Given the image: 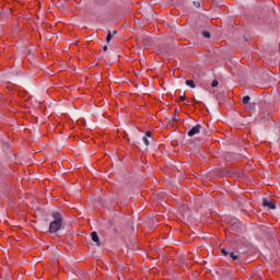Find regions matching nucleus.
Returning a JSON list of instances; mask_svg holds the SVG:
<instances>
[{
  "instance_id": "nucleus-1",
  "label": "nucleus",
  "mask_w": 280,
  "mask_h": 280,
  "mask_svg": "<svg viewBox=\"0 0 280 280\" xmlns=\"http://www.w3.org/2000/svg\"><path fill=\"white\" fill-rule=\"evenodd\" d=\"M54 219L49 224V233H58L62 226V215L58 211L51 212Z\"/></svg>"
},
{
  "instance_id": "nucleus-2",
  "label": "nucleus",
  "mask_w": 280,
  "mask_h": 280,
  "mask_svg": "<svg viewBox=\"0 0 280 280\" xmlns=\"http://www.w3.org/2000/svg\"><path fill=\"white\" fill-rule=\"evenodd\" d=\"M179 213L186 220H191V210L189 209V207H187V206L182 207L179 210Z\"/></svg>"
},
{
  "instance_id": "nucleus-3",
  "label": "nucleus",
  "mask_w": 280,
  "mask_h": 280,
  "mask_svg": "<svg viewBox=\"0 0 280 280\" xmlns=\"http://www.w3.org/2000/svg\"><path fill=\"white\" fill-rule=\"evenodd\" d=\"M262 207H268V209H277L275 200L268 198L262 199Z\"/></svg>"
},
{
  "instance_id": "nucleus-4",
  "label": "nucleus",
  "mask_w": 280,
  "mask_h": 280,
  "mask_svg": "<svg viewBox=\"0 0 280 280\" xmlns=\"http://www.w3.org/2000/svg\"><path fill=\"white\" fill-rule=\"evenodd\" d=\"M200 130H202V126L201 125H197L195 127H192L189 131H188V137H195V135H199Z\"/></svg>"
},
{
  "instance_id": "nucleus-5",
  "label": "nucleus",
  "mask_w": 280,
  "mask_h": 280,
  "mask_svg": "<svg viewBox=\"0 0 280 280\" xmlns=\"http://www.w3.org/2000/svg\"><path fill=\"white\" fill-rule=\"evenodd\" d=\"M260 75L265 82H268V78H272V71L266 70L265 72H260Z\"/></svg>"
},
{
  "instance_id": "nucleus-6",
  "label": "nucleus",
  "mask_w": 280,
  "mask_h": 280,
  "mask_svg": "<svg viewBox=\"0 0 280 280\" xmlns=\"http://www.w3.org/2000/svg\"><path fill=\"white\" fill-rule=\"evenodd\" d=\"M91 237H92V242L97 244V246H102V243L100 242V236L97 235V232H92Z\"/></svg>"
},
{
  "instance_id": "nucleus-7",
  "label": "nucleus",
  "mask_w": 280,
  "mask_h": 280,
  "mask_svg": "<svg viewBox=\"0 0 280 280\" xmlns=\"http://www.w3.org/2000/svg\"><path fill=\"white\" fill-rule=\"evenodd\" d=\"M148 137H152V133L150 131H147L145 136L142 138V141L145 145H150V140L148 139Z\"/></svg>"
},
{
  "instance_id": "nucleus-8",
  "label": "nucleus",
  "mask_w": 280,
  "mask_h": 280,
  "mask_svg": "<svg viewBox=\"0 0 280 280\" xmlns=\"http://www.w3.org/2000/svg\"><path fill=\"white\" fill-rule=\"evenodd\" d=\"M186 86H190V89H196V83L191 80H186Z\"/></svg>"
},
{
  "instance_id": "nucleus-9",
  "label": "nucleus",
  "mask_w": 280,
  "mask_h": 280,
  "mask_svg": "<svg viewBox=\"0 0 280 280\" xmlns=\"http://www.w3.org/2000/svg\"><path fill=\"white\" fill-rule=\"evenodd\" d=\"M201 34L203 38H211V33L209 31H203Z\"/></svg>"
},
{
  "instance_id": "nucleus-10",
  "label": "nucleus",
  "mask_w": 280,
  "mask_h": 280,
  "mask_svg": "<svg viewBox=\"0 0 280 280\" xmlns=\"http://www.w3.org/2000/svg\"><path fill=\"white\" fill-rule=\"evenodd\" d=\"M110 40H113V33H108L106 36V43H110Z\"/></svg>"
},
{
  "instance_id": "nucleus-11",
  "label": "nucleus",
  "mask_w": 280,
  "mask_h": 280,
  "mask_svg": "<svg viewBox=\"0 0 280 280\" xmlns=\"http://www.w3.org/2000/svg\"><path fill=\"white\" fill-rule=\"evenodd\" d=\"M229 256L231 257V259H233V261H236L237 255H235V253L231 252Z\"/></svg>"
},
{
  "instance_id": "nucleus-12",
  "label": "nucleus",
  "mask_w": 280,
  "mask_h": 280,
  "mask_svg": "<svg viewBox=\"0 0 280 280\" xmlns=\"http://www.w3.org/2000/svg\"><path fill=\"white\" fill-rule=\"evenodd\" d=\"M248 102H250V96H244L243 104H248Z\"/></svg>"
},
{
  "instance_id": "nucleus-13",
  "label": "nucleus",
  "mask_w": 280,
  "mask_h": 280,
  "mask_svg": "<svg viewBox=\"0 0 280 280\" xmlns=\"http://www.w3.org/2000/svg\"><path fill=\"white\" fill-rule=\"evenodd\" d=\"M221 253H222V255H224L225 257L229 256V254H230L225 248H222V249H221Z\"/></svg>"
},
{
  "instance_id": "nucleus-14",
  "label": "nucleus",
  "mask_w": 280,
  "mask_h": 280,
  "mask_svg": "<svg viewBox=\"0 0 280 280\" xmlns=\"http://www.w3.org/2000/svg\"><path fill=\"white\" fill-rule=\"evenodd\" d=\"M95 201L96 202H98V205H102L103 202H102V197L101 196H97L96 198H95Z\"/></svg>"
},
{
  "instance_id": "nucleus-15",
  "label": "nucleus",
  "mask_w": 280,
  "mask_h": 280,
  "mask_svg": "<svg viewBox=\"0 0 280 280\" xmlns=\"http://www.w3.org/2000/svg\"><path fill=\"white\" fill-rule=\"evenodd\" d=\"M218 84H219L218 80H213L211 83V86L215 88V86H218Z\"/></svg>"
},
{
  "instance_id": "nucleus-16",
  "label": "nucleus",
  "mask_w": 280,
  "mask_h": 280,
  "mask_svg": "<svg viewBox=\"0 0 280 280\" xmlns=\"http://www.w3.org/2000/svg\"><path fill=\"white\" fill-rule=\"evenodd\" d=\"M194 5H195V8H200V2L194 1Z\"/></svg>"
},
{
  "instance_id": "nucleus-17",
  "label": "nucleus",
  "mask_w": 280,
  "mask_h": 280,
  "mask_svg": "<svg viewBox=\"0 0 280 280\" xmlns=\"http://www.w3.org/2000/svg\"><path fill=\"white\" fill-rule=\"evenodd\" d=\"M179 100H182V102H185L186 96H185V95H180V96H179Z\"/></svg>"
},
{
  "instance_id": "nucleus-18",
  "label": "nucleus",
  "mask_w": 280,
  "mask_h": 280,
  "mask_svg": "<svg viewBox=\"0 0 280 280\" xmlns=\"http://www.w3.org/2000/svg\"><path fill=\"white\" fill-rule=\"evenodd\" d=\"M103 51H108V46H103Z\"/></svg>"
},
{
  "instance_id": "nucleus-19",
  "label": "nucleus",
  "mask_w": 280,
  "mask_h": 280,
  "mask_svg": "<svg viewBox=\"0 0 280 280\" xmlns=\"http://www.w3.org/2000/svg\"><path fill=\"white\" fill-rule=\"evenodd\" d=\"M178 118L176 116H174L173 118H171V121H176Z\"/></svg>"
},
{
  "instance_id": "nucleus-20",
  "label": "nucleus",
  "mask_w": 280,
  "mask_h": 280,
  "mask_svg": "<svg viewBox=\"0 0 280 280\" xmlns=\"http://www.w3.org/2000/svg\"><path fill=\"white\" fill-rule=\"evenodd\" d=\"M272 80H275V78L271 77V78H268L267 81H268V82H272Z\"/></svg>"
},
{
  "instance_id": "nucleus-21",
  "label": "nucleus",
  "mask_w": 280,
  "mask_h": 280,
  "mask_svg": "<svg viewBox=\"0 0 280 280\" xmlns=\"http://www.w3.org/2000/svg\"><path fill=\"white\" fill-rule=\"evenodd\" d=\"M116 34H117V31H114V32H113V36H116Z\"/></svg>"
},
{
  "instance_id": "nucleus-22",
  "label": "nucleus",
  "mask_w": 280,
  "mask_h": 280,
  "mask_svg": "<svg viewBox=\"0 0 280 280\" xmlns=\"http://www.w3.org/2000/svg\"><path fill=\"white\" fill-rule=\"evenodd\" d=\"M158 196H160V198H162V197H163V192H161V194H158Z\"/></svg>"
},
{
  "instance_id": "nucleus-23",
  "label": "nucleus",
  "mask_w": 280,
  "mask_h": 280,
  "mask_svg": "<svg viewBox=\"0 0 280 280\" xmlns=\"http://www.w3.org/2000/svg\"><path fill=\"white\" fill-rule=\"evenodd\" d=\"M58 5V8H61L62 7V4L61 3H59V4H57Z\"/></svg>"
},
{
  "instance_id": "nucleus-24",
  "label": "nucleus",
  "mask_w": 280,
  "mask_h": 280,
  "mask_svg": "<svg viewBox=\"0 0 280 280\" xmlns=\"http://www.w3.org/2000/svg\"><path fill=\"white\" fill-rule=\"evenodd\" d=\"M28 54H32V50H28Z\"/></svg>"
},
{
  "instance_id": "nucleus-25",
  "label": "nucleus",
  "mask_w": 280,
  "mask_h": 280,
  "mask_svg": "<svg viewBox=\"0 0 280 280\" xmlns=\"http://www.w3.org/2000/svg\"><path fill=\"white\" fill-rule=\"evenodd\" d=\"M175 113H178V109H175Z\"/></svg>"
},
{
  "instance_id": "nucleus-26",
  "label": "nucleus",
  "mask_w": 280,
  "mask_h": 280,
  "mask_svg": "<svg viewBox=\"0 0 280 280\" xmlns=\"http://www.w3.org/2000/svg\"><path fill=\"white\" fill-rule=\"evenodd\" d=\"M8 14H10V9H9V11H8Z\"/></svg>"
}]
</instances>
